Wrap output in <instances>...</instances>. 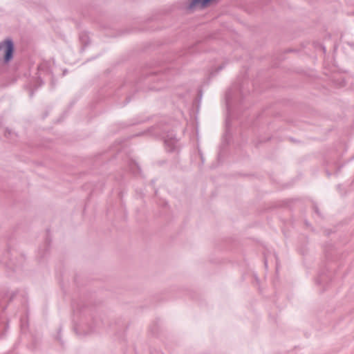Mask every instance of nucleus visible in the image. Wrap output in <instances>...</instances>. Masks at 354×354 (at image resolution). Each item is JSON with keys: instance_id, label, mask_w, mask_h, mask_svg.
Here are the masks:
<instances>
[{"instance_id": "nucleus-37", "label": "nucleus", "mask_w": 354, "mask_h": 354, "mask_svg": "<svg viewBox=\"0 0 354 354\" xmlns=\"http://www.w3.org/2000/svg\"><path fill=\"white\" fill-rule=\"evenodd\" d=\"M341 168H342V166L338 167V168L336 171V174H337L341 170Z\"/></svg>"}, {"instance_id": "nucleus-9", "label": "nucleus", "mask_w": 354, "mask_h": 354, "mask_svg": "<svg viewBox=\"0 0 354 354\" xmlns=\"http://www.w3.org/2000/svg\"><path fill=\"white\" fill-rule=\"evenodd\" d=\"M332 280L331 272L326 266H324V267L319 270L318 276L315 279V283L317 285H323L324 287H326Z\"/></svg>"}, {"instance_id": "nucleus-32", "label": "nucleus", "mask_w": 354, "mask_h": 354, "mask_svg": "<svg viewBox=\"0 0 354 354\" xmlns=\"http://www.w3.org/2000/svg\"><path fill=\"white\" fill-rule=\"evenodd\" d=\"M319 45L320 46V48L322 50L323 53H325L326 51V47L322 44H319Z\"/></svg>"}, {"instance_id": "nucleus-10", "label": "nucleus", "mask_w": 354, "mask_h": 354, "mask_svg": "<svg viewBox=\"0 0 354 354\" xmlns=\"http://www.w3.org/2000/svg\"><path fill=\"white\" fill-rule=\"evenodd\" d=\"M127 166L130 173L135 177L144 178L142 169L139 164L133 159H130L128 161Z\"/></svg>"}, {"instance_id": "nucleus-24", "label": "nucleus", "mask_w": 354, "mask_h": 354, "mask_svg": "<svg viewBox=\"0 0 354 354\" xmlns=\"http://www.w3.org/2000/svg\"><path fill=\"white\" fill-rule=\"evenodd\" d=\"M292 52H297V50L294 48H287L283 51V54L288 53H292Z\"/></svg>"}, {"instance_id": "nucleus-19", "label": "nucleus", "mask_w": 354, "mask_h": 354, "mask_svg": "<svg viewBox=\"0 0 354 354\" xmlns=\"http://www.w3.org/2000/svg\"><path fill=\"white\" fill-rule=\"evenodd\" d=\"M61 332H62V326H59L58 330H57V334L55 337V339L57 341H58L59 342V344L63 346L64 344V342L62 341V335H61Z\"/></svg>"}, {"instance_id": "nucleus-28", "label": "nucleus", "mask_w": 354, "mask_h": 354, "mask_svg": "<svg viewBox=\"0 0 354 354\" xmlns=\"http://www.w3.org/2000/svg\"><path fill=\"white\" fill-rule=\"evenodd\" d=\"M131 100V95H127L126 97V98H125V100H124V104H128Z\"/></svg>"}, {"instance_id": "nucleus-23", "label": "nucleus", "mask_w": 354, "mask_h": 354, "mask_svg": "<svg viewBox=\"0 0 354 354\" xmlns=\"http://www.w3.org/2000/svg\"><path fill=\"white\" fill-rule=\"evenodd\" d=\"M144 122H145V120H134L131 124H128L127 126L136 125V124H138L142 123Z\"/></svg>"}, {"instance_id": "nucleus-17", "label": "nucleus", "mask_w": 354, "mask_h": 354, "mask_svg": "<svg viewBox=\"0 0 354 354\" xmlns=\"http://www.w3.org/2000/svg\"><path fill=\"white\" fill-rule=\"evenodd\" d=\"M71 305L73 308V310H77V311H79L80 313L83 312L84 309L85 308H86L88 306V304H77V306H75L76 304H75V301L74 299L72 300Z\"/></svg>"}, {"instance_id": "nucleus-29", "label": "nucleus", "mask_w": 354, "mask_h": 354, "mask_svg": "<svg viewBox=\"0 0 354 354\" xmlns=\"http://www.w3.org/2000/svg\"><path fill=\"white\" fill-rule=\"evenodd\" d=\"M151 331L153 335H156L158 333V329L156 328V326H153L151 328Z\"/></svg>"}, {"instance_id": "nucleus-35", "label": "nucleus", "mask_w": 354, "mask_h": 354, "mask_svg": "<svg viewBox=\"0 0 354 354\" xmlns=\"http://www.w3.org/2000/svg\"><path fill=\"white\" fill-rule=\"evenodd\" d=\"M48 111H46V112L44 113L42 118H43V119L46 118L48 116Z\"/></svg>"}, {"instance_id": "nucleus-38", "label": "nucleus", "mask_w": 354, "mask_h": 354, "mask_svg": "<svg viewBox=\"0 0 354 354\" xmlns=\"http://www.w3.org/2000/svg\"><path fill=\"white\" fill-rule=\"evenodd\" d=\"M239 91L240 93V95L242 97L243 96V93H242V91H241V88H239Z\"/></svg>"}, {"instance_id": "nucleus-34", "label": "nucleus", "mask_w": 354, "mask_h": 354, "mask_svg": "<svg viewBox=\"0 0 354 354\" xmlns=\"http://www.w3.org/2000/svg\"><path fill=\"white\" fill-rule=\"evenodd\" d=\"M289 139H290V140L291 142H299V141H298V140H295V138H290Z\"/></svg>"}, {"instance_id": "nucleus-42", "label": "nucleus", "mask_w": 354, "mask_h": 354, "mask_svg": "<svg viewBox=\"0 0 354 354\" xmlns=\"http://www.w3.org/2000/svg\"><path fill=\"white\" fill-rule=\"evenodd\" d=\"M344 82H345V80H342V83H343L342 86H344Z\"/></svg>"}, {"instance_id": "nucleus-41", "label": "nucleus", "mask_w": 354, "mask_h": 354, "mask_svg": "<svg viewBox=\"0 0 354 354\" xmlns=\"http://www.w3.org/2000/svg\"><path fill=\"white\" fill-rule=\"evenodd\" d=\"M74 330H75V333L77 334V327H76V326H75V327H74Z\"/></svg>"}, {"instance_id": "nucleus-13", "label": "nucleus", "mask_w": 354, "mask_h": 354, "mask_svg": "<svg viewBox=\"0 0 354 354\" xmlns=\"http://www.w3.org/2000/svg\"><path fill=\"white\" fill-rule=\"evenodd\" d=\"M32 87L33 88H31L30 89V93H29V95H30V97H32L33 96L35 90H37L39 87H41L44 84V82L41 79V77L37 76V77H35L33 79V82H32Z\"/></svg>"}, {"instance_id": "nucleus-2", "label": "nucleus", "mask_w": 354, "mask_h": 354, "mask_svg": "<svg viewBox=\"0 0 354 354\" xmlns=\"http://www.w3.org/2000/svg\"><path fill=\"white\" fill-rule=\"evenodd\" d=\"M217 1L218 0H189L187 1L178 2L167 8L162 9L153 14L147 19V22L149 23L153 21L162 20V16H167L175 12L176 10L185 11L188 14L192 13L197 7L203 10L210 6L213 3L217 2Z\"/></svg>"}, {"instance_id": "nucleus-27", "label": "nucleus", "mask_w": 354, "mask_h": 354, "mask_svg": "<svg viewBox=\"0 0 354 354\" xmlns=\"http://www.w3.org/2000/svg\"><path fill=\"white\" fill-rule=\"evenodd\" d=\"M198 155L200 156L202 163H203L204 162V157H203V154L201 149H198Z\"/></svg>"}, {"instance_id": "nucleus-22", "label": "nucleus", "mask_w": 354, "mask_h": 354, "mask_svg": "<svg viewBox=\"0 0 354 354\" xmlns=\"http://www.w3.org/2000/svg\"><path fill=\"white\" fill-rule=\"evenodd\" d=\"M198 43L197 44H195L194 45H193L192 46H191L189 49H188V53H196V50H195V48L196 47Z\"/></svg>"}, {"instance_id": "nucleus-40", "label": "nucleus", "mask_w": 354, "mask_h": 354, "mask_svg": "<svg viewBox=\"0 0 354 354\" xmlns=\"http://www.w3.org/2000/svg\"><path fill=\"white\" fill-rule=\"evenodd\" d=\"M264 264H265L266 267L268 266V263H267V260L266 259H265V261H264Z\"/></svg>"}, {"instance_id": "nucleus-4", "label": "nucleus", "mask_w": 354, "mask_h": 354, "mask_svg": "<svg viewBox=\"0 0 354 354\" xmlns=\"http://www.w3.org/2000/svg\"><path fill=\"white\" fill-rule=\"evenodd\" d=\"M232 122L229 117L225 119V129L223 135L222 142L219 146V151L217 155V160L221 162L227 154L228 146L232 140V134L231 132Z\"/></svg>"}, {"instance_id": "nucleus-39", "label": "nucleus", "mask_w": 354, "mask_h": 354, "mask_svg": "<svg viewBox=\"0 0 354 354\" xmlns=\"http://www.w3.org/2000/svg\"><path fill=\"white\" fill-rule=\"evenodd\" d=\"M119 197L122 199V192H120L119 193Z\"/></svg>"}, {"instance_id": "nucleus-7", "label": "nucleus", "mask_w": 354, "mask_h": 354, "mask_svg": "<svg viewBox=\"0 0 354 354\" xmlns=\"http://www.w3.org/2000/svg\"><path fill=\"white\" fill-rule=\"evenodd\" d=\"M0 261L3 263L6 268L8 270L15 271L19 266L18 259L16 257V253L14 254L12 252L10 247H8V249L3 253Z\"/></svg>"}, {"instance_id": "nucleus-12", "label": "nucleus", "mask_w": 354, "mask_h": 354, "mask_svg": "<svg viewBox=\"0 0 354 354\" xmlns=\"http://www.w3.org/2000/svg\"><path fill=\"white\" fill-rule=\"evenodd\" d=\"M113 329L115 330L116 334H119L120 333H124L127 331L129 327V324L124 322L122 318L117 319L114 326H113Z\"/></svg>"}, {"instance_id": "nucleus-21", "label": "nucleus", "mask_w": 354, "mask_h": 354, "mask_svg": "<svg viewBox=\"0 0 354 354\" xmlns=\"http://www.w3.org/2000/svg\"><path fill=\"white\" fill-rule=\"evenodd\" d=\"M225 68V64H221L220 66H218L214 72L212 73V75H216V73H218L219 71H221V70H223V68Z\"/></svg>"}, {"instance_id": "nucleus-31", "label": "nucleus", "mask_w": 354, "mask_h": 354, "mask_svg": "<svg viewBox=\"0 0 354 354\" xmlns=\"http://www.w3.org/2000/svg\"><path fill=\"white\" fill-rule=\"evenodd\" d=\"M50 84H51V86L53 87H54L56 84V81L53 78V77H52V80H51V82H50Z\"/></svg>"}, {"instance_id": "nucleus-18", "label": "nucleus", "mask_w": 354, "mask_h": 354, "mask_svg": "<svg viewBox=\"0 0 354 354\" xmlns=\"http://www.w3.org/2000/svg\"><path fill=\"white\" fill-rule=\"evenodd\" d=\"M232 97H233L232 91L231 89L227 90L225 93V102H226V105H227V108L230 106V102L232 100Z\"/></svg>"}, {"instance_id": "nucleus-33", "label": "nucleus", "mask_w": 354, "mask_h": 354, "mask_svg": "<svg viewBox=\"0 0 354 354\" xmlns=\"http://www.w3.org/2000/svg\"><path fill=\"white\" fill-rule=\"evenodd\" d=\"M67 73H68V70H67V69H64V70L62 71V76L66 75Z\"/></svg>"}, {"instance_id": "nucleus-14", "label": "nucleus", "mask_w": 354, "mask_h": 354, "mask_svg": "<svg viewBox=\"0 0 354 354\" xmlns=\"http://www.w3.org/2000/svg\"><path fill=\"white\" fill-rule=\"evenodd\" d=\"M41 344V340L37 337L33 335L31 337V341L28 345V347L31 351H35Z\"/></svg>"}, {"instance_id": "nucleus-6", "label": "nucleus", "mask_w": 354, "mask_h": 354, "mask_svg": "<svg viewBox=\"0 0 354 354\" xmlns=\"http://www.w3.org/2000/svg\"><path fill=\"white\" fill-rule=\"evenodd\" d=\"M17 293V292H13L10 295H9V293L7 291L0 292V328L4 330L8 328V323L6 324H4L3 313L6 310L8 303L13 300ZM3 333H4L2 331L0 336L3 335Z\"/></svg>"}, {"instance_id": "nucleus-26", "label": "nucleus", "mask_w": 354, "mask_h": 354, "mask_svg": "<svg viewBox=\"0 0 354 354\" xmlns=\"http://www.w3.org/2000/svg\"><path fill=\"white\" fill-rule=\"evenodd\" d=\"M202 95H203V91L201 88H200L197 91V97L199 99V100L201 99Z\"/></svg>"}, {"instance_id": "nucleus-15", "label": "nucleus", "mask_w": 354, "mask_h": 354, "mask_svg": "<svg viewBox=\"0 0 354 354\" xmlns=\"http://www.w3.org/2000/svg\"><path fill=\"white\" fill-rule=\"evenodd\" d=\"M158 127H151L148 128L146 131H141V132L136 134L134 136H144L147 133H152L155 136H158Z\"/></svg>"}, {"instance_id": "nucleus-1", "label": "nucleus", "mask_w": 354, "mask_h": 354, "mask_svg": "<svg viewBox=\"0 0 354 354\" xmlns=\"http://www.w3.org/2000/svg\"><path fill=\"white\" fill-rule=\"evenodd\" d=\"M169 70L167 68L164 72H160L147 66L136 69L133 82L136 89V92L139 90L158 91L163 89L168 80L167 73ZM128 83H132L130 77L125 80L122 87L126 86Z\"/></svg>"}, {"instance_id": "nucleus-30", "label": "nucleus", "mask_w": 354, "mask_h": 354, "mask_svg": "<svg viewBox=\"0 0 354 354\" xmlns=\"http://www.w3.org/2000/svg\"><path fill=\"white\" fill-rule=\"evenodd\" d=\"M346 44L351 47L353 49H354V42L347 41Z\"/></svg>"}, {"instance_id": "nucleus-20", "label": "nucleus", "mask_w": 354, "mask_h": 354, "mask_svg": "<svg viewBox=\"0 0 354 354\" xmlns=\"http://www.w3.org/2000/svg\"><path fill=\"white\" fill-rule=\"evenodd\" d=\"M313 210L315 212V213L319 217H322V214H321V212L317 205L316 203H313Z\"/></svg>"}, {"instance_id": "nucleus-11", "label": "nucleus", "mask_w": 354, "mask_h": 354, "mask_svg": "<svg viewBox=\"0 0 354 354\" xmlns=\"http://www.w3.org/2000/svg\"><path fill=\"white\" fill-rule=\"evenodd\" d=\"M79 41L81 44L80 53H82L85 51L86 47H88L91 44V39L87 32L82 31L80 32Z\"/></svg>"}, {"instance_id": "nucleus-3", "label": "nucleus", "mask_w": 354, "mask_h": 354, "mask_svg": "<svg viewBox=\"0 0 354 354\" xmlns=\"http://www.w3.org/2000/svg\"><path fill=\"white\" fill-rule=\"evenodd\" d=\"M15 46L11 37H7L0 42V64H8L14 57Z\"/></svg>"}, {"instance_id": "nucleus-16", "label": "nucleus", "mask_w": 354, "mask_h": 354, "mask_svg": "<svg viewBox=\"0 0 354 354\" xmlns=\"http://www.w3.org/2000/svg\"><path fill=\"white\" fill-rule=\"evenodd\" d=\"M335 251L332 249H326L325 250V258L327 261H335L334 254Z\"/></svg>"}, {"instance_id": "nucleus-25", "label": "nucleus", "mask_w": 354, "mask_h": 354, "mask_svg": "<svg viewBox=\"0 0 354 354\" xmlns=\"http://www.w3.org/2000/svg\"><path fill=\"white\" fill-rule=\"evenodd\" d=\"M11 133H12V131L10 129L6 128L5 130L4 136L6 137H8Z\"/></svg>"}, {"instance_id": "nucleus-36", "label": "nucleus", "mask_w": 354, "mask_h": 354, "mask_svg": "<svg viewBox=\"0 0 354 354\" xmlns=\"http://www.w3.org/2000/svg\"><path fill=\"white\" fill-rule=\"evenodd\" d=\"M277 59H278L279 61H282V60H283V59H284V57H282V55H281V56H280L279 57H278Z\"/></svg>"}, {"instance_id": "nucleus-5", "label": "nucleus", "mask_w": 354, "mask_h": 354, "mask_svg": "<svg viewBox=\"0 0 354 354\" xmlns=\"http://www.w3.org/2000/svg\"><path fill=\"white\" fill-rule=\"evenodd\" d=\"M165 150L168 153H179L180 147L178 145V140L173 130H164L162 135Z\"/></svg>"}, {"instance_id": "nucleus-8", "label": "nucleus", "mask_w": 354, "mask_h": 354, "mask_svg": "<svg viewBox=\"0 0 354 354\" xmlns=\"http://www.w3.org/2000/svg\"><path fill=\"white\" fill-rule=\"evenodd\" d=\"M51 242L52 238L50 236V230L49 228H47L46 236L44 243L42 245H41L38 248L37 259L39 262L44 261L45 259L49 256Z\"/></svg>"}, {"instance_id": "nucleus-43", "label": "nucleus", "mask_w": 354, "mask_h": 354, "mask_svg": "<svg viewBox=\"0 0 354 354\" xmlns=\"http://www.w3.org/2000/svg\"><path fill=\"white\" fill-rule=\"evenodd\" d=\"M327 175H328V176H330V174L328 171H327Z\"/></svg>"}]
</instances>
